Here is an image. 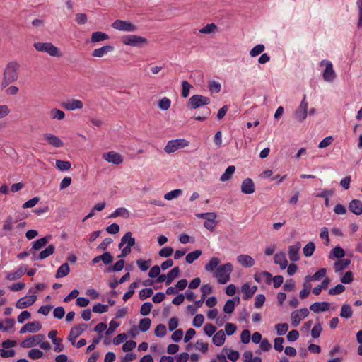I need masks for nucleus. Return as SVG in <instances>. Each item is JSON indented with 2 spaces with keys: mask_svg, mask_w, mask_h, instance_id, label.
Instances as JSON below:
<instances>
[{
  "mask_svg": "<svg viewBox=\"0 0 362 362\" xmlns=\"http://www.w3.org/2000/svg\"><path fill=\"white\" fill-rule=\"evenodd\" d=\"M20 69V64L16 61L9 62L4 71V78L1 83L2 87L5 88L8 84L17 81L18 78V71Z\"/></svg>",
  "mask_w": 362,
  "mask_h": 362,
  "instance_id": "f257e3e1",
  "label": "nucleus"
},
{
  "mask_svg": "<svg viewBox=\"0 0 362 362\" xmlns=\"http://www.w3.org/2000/svg\"><path fill=\"white\" fill-rule=\"evenodd\" d=\"M233 268V264L230 262L220 265L214 271L213 276L216 279L218 284H225L230 279Z\"/></svg>",
  "mask_w": 362,
  "mask_h": 362,
  "instance_id": "f03ea898",
  "label": "nucleus"
},
{
  "mask_svg": "<svg viewBox=\"0 0 362 362\" xmlns=\"http://www.w3.org/2000/svg\"><path fill=\"white\" fill-rule=\"evenodd\" d=\"M121 41L124 45L137 48H143L148 45V40L146 37L134 34L122 36Z\"/></svg>",
  "mask_w": 362,
  "mask_h": 362,
  "instance_id": "7ed1b4c3",
  "label": "nucleus"
},
{
  "mask_svg": "<svg viewBox=\"0 0 362 362\" xmlns=\"http://www.w3.org/2000/svg\"><path fill=\"white\" fill-rule=\"evenodd\" d=\"M33 47L37 51L47 53L51 57H61L62 56V52L59 48L51 42H37L33 44Z\"/></svg>",
  "mask_w": 362,
  "mask_h": 362,
  "instance_id": "20e7f679",
  "label": "nucleus"
},
{
  "mask_svg": "<svg viewBox=\"0 0 362 362\" xmlns=\"http://www.w3.org/2000/svg\"><path fill=\"white\" fill-rule=\"evenodd\" d=\"M127 244L121 251V254L118 256L119 258L125 257L131 252V247L135 245V238L132 237L131 232L126 233L121 238L119 247L122 248L124 245Z\"/></svg>",
  "mask_w": 362,
  "mask_h": 362,
  "instance_id": "39448f33",
  "label": "nucleus"
},
{
  "mask_svg": "<svg viewBox=\"0 0 362 362\" xmlns=\"http://www.w3.org/2000/svg\"><path fill=\"white\" fill-rule=\"evenodd\" d=\"M189 143L185 139H177L170 140L164 148V151L167 153H172L178 149L187 147Z\"/></svg>",
  "mask_w": 362,
  "mask_h": 362,
  "instance_id": "423d86ee",
  "label": "nucleus"
},
{
  "mask_svg": "<svg viewBox=\"0 0 362 362\" xmlns=\"http://www.w3.org/2000/svg\"><path fill=\"white\" fill-rule=\"evenodd\" d=\"M308 113V103L306 100V95H304L300 105L294 112L293 117L297 122H303L306 119Z\"/></svg>",
  "mask_w": 362,
  "mask_h": 362,
  "instance_id": "0eeeda50",
  "label": "nucleus"
},
{
  "mask_svg": "<svg viewBox=\"0 0 362 362\" xmlns=\"http://www.w3.org/2000/svg\"><path fill=\"white\" fill-rule=\"evenodd\" d=\"M320 66L325 67V70L322 72L324 81L328 83L333 82L337 77V74L333 69L332 63L329 60H322L320 62Z\"/></svg>",
  "mask_w": 362,
  "mask_h": 362,
  "instance_id": "6e6552de",
  "label": "nucleus"
},
{
  "mask_svg": "<svg viewBox=\"0 0 362 362\" xmlns=\"http://www.w3.org/2000/svg\"><path fill=\"white\" fill-rule=\"evenodd\" d=\"M112 28L122 32L134 33L137 30V26L127 21L116 20L112 23Z\"/></svg>",
  "mask_w": 362,
  "mask_h": 362,
  "instance_id": "1a4fd4ad",
  "label": "nucleus"
},
{
  "mask_svg": "<svg viewBox=\"0 0 362 362\" xmlns=\"http://www.w3.org/2000/svg\"><path fill=\"white\" fill-rule=\"evenodd\" d=\"M209 103L210 99L208 97L201 95H194L189 99L188 107L191 109H197Z\"/></svg>",
  "mask_w": 362,
  "mask_h": 362,
  "instance_id": "9d476101",
  "label": "nucleus"
},
{
  "mask_svg": "<svg viewBox=\"0 0 362 362\" xmlns=\"http://www.w3.org/2000/svg\"><path fill=\"white\" fill-rule=\"evenodd\" d=\"M102 158L107 162L114 165H119L123 163L124 158L121 154L116 151H108L103 153Z\"/></svg>",
  "mask_w": 362,
  "mask_h": 362,
  "instance_id": "9b49d317",
  "label": "nucleus"
},
{
  "mask_svg": "<svg viewBox=\"0 0 362 362\" xmlns=\"http://www.w3.org/2000/svg\"><path fill=\"white\" fill-rule=\"evenodd\" d=\"M45 339L43 334H39L27 338L21 343L23 348H31L39 345Z\"/></svg>",
  "mask_w": 362,
  "mask_h": 362,
  "instance_id": "f8f14e48",
  "label": "nucleus"
},
{
  "mask_svg": "<svg viewBox=\"0 0 362 362\" xmlns=\"http://www.w3.org/2000/svg\"><path fill=\"white\" fill-rule=\"evenodd\" d=\"M308 315L309 311L305 308L292 312L291 315L292 325L295 327H298L301 320L306 317Z\"/></svg>",
  "mask_w": 362,
  "mask_h": 362,
  "instance_id": "ddd939ff",
  "label": "nucleus"
},
{
  "mask_svg": "<svg viewBox=\"0 0 362 362\" xmlns=\"http://www.w3.org/2000/svg\"><path fill=\"white\" fill-rule=\"evenodd\" d=\"M36 300L37 296L34 293L25 296L17 300V302L16 303V307L18 309H24L33 305Z\"/></svg>",
  "mask_w": 362,
  "mask_h": 362,
  "instance_id": "4468645a",
  "label": "nucleus"
},
{
  "mask_svg": "<svg viewBox=\"0 0 362 362\" xmlns=\"http://www.w3.org/2000/svg\"><path fill=\"white\" fill-rule=\"evenodd\" d=\"M62 107L69 111H74L76 110H81L83 107V102L78 99H70L64 101L62 103Z\"/></svg>",
  "mask_w": 362,
  "mask_h": 362,
  "instance_id": "2eb2a0df",
  "label": "nucleus"
},
{
  "mask_svg": "<svg viewBox=\"0 0 362 362\" xmlns=\"http://www.w3.org/2000/svg\"><path fill=\"white\" fill-rule=\"evenodd\" d=\"M301 248V244L300 242H297L295 244L288 247V254L289 259L291 262H297L299 260V251Z\"/></svg>",
  "mask_w": 362,
  "mask_h": 362,
  "instance_id": "dca6fc26",
  "label": "nucleus"
},
{
  "mask_svg": "<svg viewBox=\"0 0 362 362\" xmlns=\"http://www.w3.org/2000/svg\"><path fill=\"white\" fill-rule=\"evenodd\" d=\"M43 139L47 141V144L55 148H59L64 146L63 141L58 136L53 134L45 133L43 135Z\"/></svg>",
  "mask_w": 362,
  "mask_h": 362,
  "instance_id": "f3484780",
  "label": "nucleus"
},
{
  "mask_svg": "<svg viewBox=\"0 0 362 362\" xmlns=\"http://www.w3.org/2000/svg\"><path fill=\"white\" fill-rule=\"evenodd\" d=\"M240 304V298L236 296L233 298L232 299H229L226 301V304L223 306V312L227 314H231L236 305Z\"/></svg>",
  "mask_w": 362,
  "mask_h": 362,
  "instance_id": "a211bd4d",
  "label": "nucleus"
},
{
  "mask_svg": "<svg viewBox=\"0 0 362 362\" xmlns=\"http://www.w3.org/2000/svg\"><path fill=\"white\" fill-rule=\"evenodd\" d=\"M257 286H251L249 283L244 284L241 287V291L243 293L244 299L247 300L251 298L254 293L257 291Z\"/></svg>",
  "mask_w": 362,
  "mask_h": 362,
  "instance_id": "6ab92c4d",
  "label": "nucleus"
},
{
  "mask_svg": "<svg viewBox=\"0 0 362 362\" xmlns=\"http://www.w3.org/2000/svg\"><path fill=\"white\" fill-rule=\"evenodd\" d=\"M274 262L276 264H279L281 269H285L288 267V261L284 252H279L275 254Z\"/></svg>",
  "mask_w": 362,
  "mask_h": 362,
  "instance_id": "aec40b11",
  "label": "nucleus"
},
{
  "mask_svg": "<svg viewBox=\"0 0 362 362\" xmlns=\"http://www.w3.org/2000/svg\"><path fill=\"white\" fill-rule=\"evenodd\" d=\"M255 190V184L250 178H247L243 180L241 185V191L243 193L246 194H252Z\"/></svg>",
  "mask_w": 362,
  "mask_h": 362,
  "instance_id": "412c9836",
  "label": "nucleus"
},
{
  "mask_svg": "<svg viewBox=\"0 0 362 362\" xmlns=\"http://www.w3.org/2000/svg\"><path fill=\"white\" fill-rule=\"evenodd\" d=\"M217 216L214 212H210L209 216L205 220L204 223V226L209 230L213 231L216 226V218Z\"/></svg>",
  "mask_w": 362,
  "mask_h": 362,
  "instance_id": "4be33fe9",
  "label": "nucleus"
},
{
  "mask_svg": "<svg viewBox=\"0 0 362 362\" xmlns=\"http://www.w3.org/2000/svg\"><path fill=\"white\" fill-rule=\"evenodd\" d=\"M114 47L111 45L103 46L100 48L95 49L92 52V56L94 57L101 58L106 55L107 53L113 51Z\"/></svg>",
  "mask_w": 362,
  "mask_h": 362,
  "instance_id": "5701e85b",
  "label": "nucleus"
},
{
  "mask_svg": "<svg viewBox=\"0 0 362 362\" xmlns=\"http://www.w3.org/2000/svg\"><path fill=\"white\" fill-rule=\"evenodd\" d=\"M329 306L327 302H315L310 306V309L314 313L325 312L329 310Z\"/></svg>",
  "mask_w": 362,
  "mask_h": 362,
  "instance_id": "b1692460",
  "label": "nucleus"
},
{
  "mask_svg": "<svg viewBox=\"0 0 362 362\" xmlns=\"http://www.w3.org/2000/svg\"><path fill=\"white\" fill-rule=\"evenodd\" d=\"M349 209L356 215L362 214V202L359 199H353L349 204Z\"/></svg>",
  "mask_w": 362,
  "mask_h": 362,
  "instance_id": "393cba45",
  "label": "nucleus"
},
{
  "mask_svg": "<svg viewBox=\"0 0 362 362\" xmlns=\"http://www.w3.org/2000/svg\"><path fill=\"white\" fill-rule=\"evenodd\" d=\"M238 262L245 267H251L255 264L254 259L247 255H240L237 257Z\"/></svg>",
  "mask_w": 362,
  "mask_h": 362,
  "instance_id": "a878e982",
  "label": "nucleus"
},
{
  "mask_svg": "<svg viewBox=\"0 0 362 362\" xmlns=\"http://www.w3.org/2000/svg\"><path fill=\"white\" fill-rule=\"evenodd\" d=\"M27 272L26 267H21L14 272L8 273L6 279L8 281H15L20 279Z\"/></svg>",
  "mask_w": 362,
  "mask_h": 362,
  "instance_id": "bb28decb",
  "label": "nucleus"
},
{
  "mask_svg": "<svg viewBox=\"0 0 362 362\" xmlns=\"http://www.w3.org/2000/svg\"><path fill=\"white\" fill-rule=\"evenodd\" d=\"M220 262H221V261H220L219 258H218L216 257H213L209 259V262L205 265L204 269L206 272L214 274V271H216L217 267H219L218 265H219Z\"/></svg>",
  "mask_w": 362,
  "mask_h": 362,
  "instance_id": "cd10ccee",
  "label": "nucleus"
},
{
  "mask_svg": "<svg viewBox=\"0 0 362 362\" xmlns=\"http://www.w3.org/2000/svg\"><path fill=\"white\" fill-rule=\"evenodd\" d=\"M226 341V334L223 330L216 332L212 338V341L216 346H222Z\"/></svg>",
  "mask_w": 362,
  "mask_h": 362,
  "instance_id": "c85d7f7f",
  "label": "nucleus"
},
{
  "mask_svg": "<svg viewBox=\"0 0 362 362\" xmlns=\"http://www.w3.org/2000/svg\"><path fill=\"white\" fill-rule=\"evenodd\" d=\"M255 280L257 282L264 281L267 284H270L272 281V276L268 272H262L255 274Z\"/></svg>",
  "mask_w": 362,
  "mask_h": 362,
  "instance_id": "c756f323",
  "label": "nucleus"
},
{
  "mask_svg": "<svg viewBox=\"0 0 362 362\" xmlns=\"http://www.w3.org/2000/svg\"><path fill=\"white\" fill-rule=\"evenodd\" d=\"M218 31L217 25L214 23H208L205 26H204L202 28L199 30V32L202 34L205 35H210V34H214Z\"/></svg>",
  "mask_w": 362,
  "mask_h": 362,
  "instance_id": "7c9ffc66",
  "label": "nucleus"
},
{
  "mask_svg": "<svg viewBox=\"0 0 362 362\" xmlns=\"http://www.w3.org/2000/svg\"><path fill=\"white\" fill-rule=\"evenodd\" d=\"M122 217L124 218H128L129 217V211L124 207L117 208L113 213H112L109 218H115L116 217Z\"/></svg>",
  "mask_w": 362,
  "mask_h": 362,
  "instance_id": "2f4dec72",
  "label": "nucleus"
},
{
  "mask_svg": "<svg viewBox=\"0 0 362 362\" xmlns=\"http://www.w3.org/2000/svg\"><path fill=\"white\" fill-rule=\"evenodd\" d=\"M351 263L350 259H343L337 261L334 264V269L335 272H339L345 269Z\"/></svg>",
  "mask_w": 362,
  "mask_h": 362,
  "instance_id": "473e14b6",
  "label": "nucleus"
},
{
  "mask_svg": "<svg viewBox=\"0 0 362 362\" xmlns=\"http://www.w3.org/2000/svg\"><path fill=\"white\" fill-rule=\"evenodd\" d=\"M70 272V268L68 263L62 264L57 269L55 274L57 279L63 278L67 276Z\"/></svg>",
  "mask_w": 362,
  "mask_h": 362,
  "instance_id": "72a5a7b5",
  "label": "nucleus"
},
{
  "mask_svg": "<svg viewBox=\"0 0 362 362\" xmlns=\"http://www.w3.org/2000/svg\"><path fill=\"white\" fill-rule=\"evenodd\" d=\"M15 325L13 318H7L4 322H0V329L4 332H8L13 329Z\"/></svg>",
  "mask_w": 362,
  "mask_h": 362,
  "instance_id": "f704fd0d",
  "label": "nucleus"
},
{
  "mask_svg": "<svg viewBox=\"0 0 362 362\" xmlns=\"http://www.w3.org/2000/svg\"><path fill=\"white\" fill-rule=\"evenodd\" d=\"M109 39V35L105 33L97 31L91 35V42L95 43L98 42L105 41Z\"/></svg>",
  "mask_w": 362,
  "mask_h": 362,
  "instance_id": "c9c22d12",
  "label": "nucleus"
},
{
  "mask_svg": "<svg viewBox=\"0 0 362 362\" xmlns=\"http://www.w3.org/2000/svg\"><path fill=\"white\" fill-rule=\"evenodd\" d=\"M49 115L52 119L62 120L65 117V113L64 111L57 108L51 109Z\"/></svg>",
  "mask_w": 362,
  "mask_h": 362,
  "instance_id": "e433bc0d",
  "label": "nucleus"
},
{
  "mask_svg": "<svg viewBox=\"0 0 362 362\" xmlns=\"http://www.w3.org/2000/svg\"><path fill=\"white\" fill-rule=\"evenodd\" d=\"M202 254L201 250H196L193 252L188 253L185 257L186 262L188 264L193 263L195 260H197Z\"/></svg>",
  "mask_w": 362,
  "mask_h": 362,
  "instance_id": "4c0bfd02",
  "label": "nucleus"
},
{
  "mask_svg": "<svg viewBox=\"0 0 362 362\" xmlns=\"http://www.w3.org/2000/svg\"><path fill=\"white\" fill-rule=\"evenodd\" d=\"M86 325L85 324H80L73 327L70 330V334L73 337H78L86 329Z\"/></svg>",
  "mask_w": 362,
  "mask_h": 362,
  "instance_id": "58836bf2",
  "label": "nucleus"
},
{
  "mask_svg": "<svg viewBox=\"0 0 362 362\" xmlns=\"http://www.w3.org/2000/svg\"><path fill=\"white\" fill-rule=\"evenodd\" d=\"M179 273L180 269L178 267H174L173 269H171L166 275V285H170L172 281L179 276Z\"/></svg>",
  "mask_w": 362,
  "mask_h": 362,
  "instance_id": "ea45409f",
  "label": "nucleus"
},
{
  "mask_svg": "<svg viewBox=\"0 0 362 362\" xmlns=\"http://www.w3.org/2000/svg\"><path fill=\"white\" fill-rule=\"evenodd\" d=\"M353 315L351 307L349 304H344L341 306L340 316L344 318H350Z\"/></svg>",
  "mask_w": 362,
  "mask_h": 362,
  "instance_id": "a19ab883",
  "label": "nucleus"
},
{
  "mask_svg": "<svg viewBox=\"0 0 362 362\" xmlns=\"http://www.w3.org/2000/svg\"><path fill=\"white\" fill-rule=\"evenodd\" d=\"M55 247L53 245H49L46 249L41 251L37 257L39 259H44L54 253Z\"/></svg>",
  "mask_w": 362,
  "mask_h": 362,
  "instance_id": "79ce46f5",
  "label": "nucleus"
},
{
  "mask_svg": "<svg viewBox=\"0 0 362 362\" xmlns=\"http://www.w3.org/2000/svg\"><path fill=\"white\" fill-rule=\"evenodd\" d=\"M235 168L233 165L228 166L226 170H225V173L221 176L220 180L222 182H226L229 180L233 173H235Z\"/></svg>",
  "mask_w": 362,
  "mask_h": 362,
  "instance_id": "37998d69",
  "label": "nucleus"
},
{
  "mask_svg": "<svg viewBox=\"0 0 362 362\" xmlns=\"http://www.w3.org/2000/svg\"><path fill=\"white\" fill-rule=\"evenodd\" d=\"M345 255L344 250L339 246L335 247L329 255L330 259L342 258Z\"/></svg>",
  "mask_w": 362,
  "mask_h": 362,
  "instance_id": "c03bdc74",
  "label": "nucleus"
},
{
  "mask_svg": "<svg viewBox=\"0 0 362 362\" xmlns=\"http://www.w3.org/2000/svg\"><path fill=\"white\" fill-rule=\"evenodd\" d=\"M139 286V282H133L130 284L129 286L128 291L124 294L123 296V300L124 301H127L129 300L134 293L135 288H138Z\"/></svg>",
  "mask_w": 362,
  "mask_h": 362,
  "instance_id": "a18cd8bd",
  "label": "nucleus"
},
{
  "mask_svg": "<svg viewBox=\"0 0 362 362\" xmlns=\"http://www.w3.org/2000/svg\"><path fill=\"white\" fill-rule=\"evenodd\" d=\"M49 240V237L41 238L33 242L32 248L34 250H40L48 243Z\"/></svg>",
  "mask_w": 362,
  "mask_h": 362,
  "instance_id": "49530a36",
  "label": "nucleus"
},
{
  "mask_svg": "<svg viewBox=\"0 0 362 362\" xmlns=\"http://www.w3.org/2000/svg\"><path fill=\"white\" fill-rule=\"evenodd\" d=\"M171 105V100L167 97H163L159 100L158 106L161 110H168Z\"/></svg>",
  "mask_w": 362,
  "mask_h": 362,
  "instance_id": "de8ad7c7",
  "label": "nucleus"
},
{
  "mask_svg": "<svg viewBox=\"0 0 362 362\" xmlns=\"http://www.w3.org/2000/svg\"><path fill=\"white\" fill-rule=\"evenodd\" d=\"M315 250V243L313 242H309L303 249V255L308 257H310L313 255Z\"/></svg>",
  "mask_w": 362,
  "mask_h": 362,
  "instance_id": "09e8293b",
  "label": "nucleus"
},
{
  "mask_svg": "<svg viewBox=\"0 0 362 362\" xmlns=\"http://www.w3.org/2000/svg\"><path fill=\"white\" fill-rule=\"evenodd\" d=\"M56 167L60 171H66L71 168V164L69 161H67V160H57Z\"/></svg>",
  "mask_w": 362,
  "mask_h": 362,
  "instance_id": "8fccbe9b",
  "label": "nucleus"
},
{
  "mask_svg": "<svg viewBox=\"0 0 362 362\" xmlns=\"http://www.w3.org/2000/svg\"><path fill=\"white\" fill-rule=\"evenodd\" d=\"M265 49V47L262 44H259L256 46H255L250 51V55L252 57H255L260 54H262Z\"/></svg>",
  "mask_w": 362,
  "mask_h": 362,
  "instance_id": "3c124183",
  "label": "nucleus"
},
{
  "mask_svg": "<svg viewBox=\"0 0 362 362\" xmlns=\"http://www.w3.org/2000/svg\"><path fill=\"white\" fill-rule=\"evenodd\" d=\"M182 189H174L165 194L164 199L166 200H172L179 197L182 194Z\"/></svg>",
  "mask_w": 362,
  "mask_h": 362,
  "instance_id": "603ef678",
  "label": "nucleus"
},
{
  "mask_svg": "<svg viewBox=\"0 0 362 362\" xmlns=\"http://www.w3.org/2000/svg\"><path fill=\"white\" fill-rule=\"evenodd\" d=\"M327 270L325 268L320 269L319 271L315 272L313 276H307L308 279H312V281H318L320 279L325 276Z\"/></svg>",
  "mask_w": 362,
  "mask_h": 362,
  "instance_id": "864d4df0",
  "label": "nucleus"
},
{
  "mask_svg": "<svg viewBox=\"0 0 362 362\" xmlns=\"http://www.w3.org/2000/svg\"><path fill=\"white\" fill-rule=\"evenodd\" d=\"M27 326L30 333H35L42 329L41 323L37 321L28 322Z\"/></svg>",
  "mask_w": 362,
  "mask_h": 362,
  "instance_id": "5fc2aeb1",
  "label": "nucleus"
},
{
  "mask_svg": "<svg viewBox=\"0 0 362 362\" xmlns=\"http://www.w3.org/2000/svg\"><path fill=\"white\" fill-rule=\"evenodd\" d=\"M151 320L149 318L141 319L139 322V328L141 332H146L149 329Z\"/></svg>",
  "mask_w": 362,
  "mask_h": 362,
  "instance_id": "6e6d98bb",
  "label": "nucleus"
},
{
  "mask_svg": "<svg viewBox=\"0 0 362 362\" xmlns=\"http://www.w3.org/2000/svg\"><path fill=\"white\" fill-rule=\"evenodd\" d=\"M28 356L33 360H37L43 356V352L40 349H32L28 351Z\"/></svg>",
  "mask_w": 362,
  "mask_h": 362,
  "instance_id": "4d7b16f0",
  "label": "nucleus"
},
{
  "mask_svg": "<svg viewBox=\"0 0 362 362\" xmlns=\"http://www.w3.org/2000/svg\"><path fill=\"white\" fill-rule=\"evenodd\" d=\"M209 89L211 93H218L221 91V85L216 81H211L209 83Z\"/></svg>",
  "mask_w": 362,
  "mask_h": 362,
  "instance_id": "13d9d810",
  "label": "nucleus"
},
{
  "mask_svg": "<svg viewBox=\"0 0 362 362\" xmlns=\"http://www.w3.org/2000/svg\"><path fill=\"white\" fill-rule=\"evenodd\" d=\"M16 223V221L12 216H8L4 223L3 229L6 231H11L13 228V224Z\"/></svg>",
  "mask_w": 362,
  "mask_h": 362,
  "instance_id": "bf43d9fd",
  "label": "nucleus"
},
{
  "mask_svg": "<svg viewBox=\"0 0 362 362\" xmlns=\"http://www.w3.org/2000/svg\"><path fill=\"white\" fill-rule=\"evenodd\" d=\"M192 88V85L189 84L187 81L182 82V95L183 98H187L189 96V91Z\"/></svg>",
  "mask_w": 362,
  "mask_h": 362,
  "instance_id": "052dcab7",
  "label": "nucleus"
},
{
  "mask_svg": "<svg viewBox=\"0 0 362 362\" xmlns=\"http://www.w3.org/2000/svg\"><path fill=\"white\" fill-rule=\"evenodd\" d=\"M151 260L137 259L136 264L142 272H146L150 267Z\"/></svg>",
  "mask_w": 362,
  "mask_h": 362,
  "instance_id": "680f3d73",
  "label": "nucleus"
},
{
  "mask_svg": "<svg viewBox=\"0 0 362 362\" xmlns=\"http://www.w3.org/2000/svg\"><path fill=\"white\" fill-rule=\"evenodd\" d=\"M275 329L279 335H284L288 329V325L286 323H279L275 325Z\"/></svg>",
  "mask_w": 362,
  "mask_h": 362,
  "instance_id": "e2e57ef3",
  "label": "nucleus"
},
{
  "mask_svg": "<svg viewBox=\"0 0 362 362\" xmlns=\"http://www.w3.org/2000/svg\"><path fill=\"white\" fill-rule=\"evenodd\" d=\"M223 351H227V358L231 361H236L240 357L239 352L237 351L226 349H224Z\"/></svg>",
  "mask_w": 362,
  "mask_h": 362,
  "instance_id": "0e129e2a",
  "label": "nucleus"
},
{
  "mask_svg": "<svg viewBox=\"0 0 362 362\" xmlns=\"http://www.w3.org/2000/svg\"><path fill=\"white\" fill-rule=\"evenodd\" d=\"M154 333L158 337H163L165 336L167 333L165 326L163 324L158 325L155 329Z\"/></svg>",
  "mask_w": 362,
  "mask_h": 362,
  "instance_id": "69168bd1",
  "label": "nucleus"
},
{
  "mask_svg": "<svg viewBox=\"0 0 362 362\" xmlns=\"http://www.w3.org/2000/svg\"><path fill=\"white\" fill-rule=\"evenodd\" d=\"M345 291V286L342 284H337L334 288L329 290V294L335 296L343 293Z\"/></svg>",
  "mask_w": 362,
  "mask_h": 362,
  "instance_id": "338daca9",
  "label": "nucleus"
},
{
  "mask_svg": "<svg viewBox=\"0 0 362 362\" xmlns=\"http://www.w3.org/2000/svg\"><path fill=\"white\" fill-rule=\"evenodd\" d=\"M216 331V327L212 324H206L204 327V332L208 337L214 335Z\"/></svg>",
  "mask_w": 362,
  "mask_h": 362,
  "instance_id": "774afa93",
  "label": "nucleus"
}]
</instances>
